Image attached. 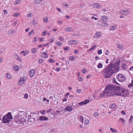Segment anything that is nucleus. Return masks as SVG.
Listing matches in <instances>:
<instances>
[{
  "label": "nucleus",
  "instance_id": "1",
  "mask_svg": "<svg viewBox=\"0 0 133 133\" xmlns=\"http://www.w3.org/2000/svg\"><path fill=\"white\" fill-rule=\"evenodd\" d=\"M121 62L120 60H117L115 64L111 63L102 72L105 78L110 77L114 73L117 72L119 70V66Z\"/></svg>",
  "mask_w": 133,
  "mask_h": 133
},
{
  "label": "nucleus",
  "instance_id": "2",
  "mask_svg": "<svg viewBox=\"0 0 133 133\" xmlns=\"http://www.w3.org/2000/svg\"><path fill=\"white\" fill-rule=\"evenodd\" d=\"M31 117V115L25 114L24 112L21 111L19 112L17 116H15V118H18V120L16 121V122L17 123L19 124L29 121Z\"/></svg>",
  "mask_w": 133,
  "mask_h": 133
},
{
  "label": "nucleus",
  "instance_id": "3",
  "mask_svg": "<svg viewBox=\"0 0 133 133\" xmlns=\"http://www.w3.org/2000/svg\"><path fill=\"white\" fill-rule=\"evenodd\" d=\"M116 86L111 84L108 85L105 89V92H107L108 96H112L115 95Z\"/></svg>",
  "mask_w": 133,
  "mask_h": 133
},
{
  "label": "nucleus",
  "instance_id": "4",
  "mask_svg": "<svg viewBox=\"0 0 133 133\" xmlns=\"http://www.w3.org/2000/svg\"><path fill=\"white\" fill-rule=\"evenodd\" d=\"M116 90L115 91V95L121 96H122L125 97L126 95H128V91L119 87L117 86Z\"/></svg>",
  "mask_w": 133,
  "mask_h": 133
},
{
  "label": "nucleus",
  "instance_id": "5",
  "mask_svg": "<svg viewBox=\"0 0 133 133\" xmlns=\"http://www.w3.org/2000/svg\"><path fill=\"white\" fill-rule=\"evenodd\" d=\"M8 119L6 115H4L2 118V121L4 123H8L10 121V119Z\"/></svg>",
  "mask_w": 133,
  "mask_h": 133
},
{
  "label": "nucleus",
  "instance_id": "6",
  "mask_svg": "<svg viewBox=\"0 0 133 133\" xmlns=\"http://www.w3.org/2000/svg\"><path fill=\"white\" fill-rule=\"evenodd\" d=\"M26 78L25 77H24L20 78L19 84H20V85H23L24 82L26 81Z\"/></svg>",
  "mask_w": 133,
  "mask_h": 133
},
{
  "label": "nucleus",
  "instance_id": "7",
  "mask_svg": "<svg viewBox=\"0 0 133 133\" xmlns=\"http://www.w3.org/2000/svg\"><path fill=\"white\" fill-rule=\"evenodd\" d=\"M40 56L42 57L45 58H47L48 57V54L44 51L41 52Z\"/></svg>",
  "mask_w": 133,
  "mask_h": 133
},
{
  "label": "nucleus",
  "instance_id": "8",
  "mask_svg": "<svg viewBox=\"0 0 133 133\" xmlns=\"http://www.w3.org/2000/svg\"><path fill=\"white\" fill-rule=\"evenodd\" d=\"M90 102V101L89 99H86L84 101L79 103V105H83L84 104L86 105L87 103Z\"/></svg>",
  "mask_w": 133,
  "mask_h": 133
},
{
  "label": "nucleus",
  "instance_id": "9",
  "mask_svg": "<svg viewBox=\"0 0 133 133\" xmlns=\"http://www.w3.org/2000/svg\"><path fill=\"white\" fill-rule=\"evenodd\" d=\"M39 120L41 121H46L48 119V118L45 116H41L39 117Z\"/></svg>",
  "mask_w": 133,
  "mask_h": 133
},
{
  "label": "nucleus",
  "instance_id": "10",
  "mask_svg": "<svg viewBox=\"0 0 133 133\" xmlns=\"http://www.w3.org/2000/svg\"><path fill=\"white\" fill-rule=\"evenodd\" d=\"M109 94L107 92H105V90L103 91V92L102 93L99 97H103L105 96H108Z\"/></svg>",
  "mask_w": 133,
  "mask_h": 133
},
{
  "label": "nucleus",
  "instance_id": "11",
  "mask_svg": "<svg viewBox=\"0 0 133 133\" xmlns=\"http://www.w3.org/2000/svg\"><path fill=\"white\" fill-rule=\"evenodd\" d=\"M35 70L34 69L31 70L30 72L29 75L30 77H32L34 75Z\"/></svg>",
  "mask_w": 133,
  "mask_h": 133
},
{
  "label": "nucleus",
  "instance_id": "12",
  "mask_svg": "<svg viewBox=\"0 0 133 133\" xmlns=\"http://www.w3.org/2000/svg\"><path fill=\"white\" fill-rule=\"evenodd\" d=\"M14 56L15 57V58L17 59V60L20 62L21 61V59L18 55L16 53H15L14 54Z\"/></svg>",
  "mask_w": 133,
  "mask_h": 133
},
{
  "label": "nucleus",
  "instance_id": "13",
  "mask_svg": "<svg viewBox=\"0 0 133 133\" xmlns=\"http://www.w3.org/2000/svg\"><path fill=\"white\" fill-rule=\"evenodd\" d=\"M5 115L8 118V119H11L12 118V116L11 115V112H8Z\"/></svg>",
  "mask_w": 133,
  "mask_h": 133
},
{
  "label": "nucleus",
  "instance_id": "14",
  "mask_svg": "<svg viewBox=\"0 0 133 133\" xmlns=\"http://www.w3.org/2000/svg\"><path fill=\"white\" fill-rule=\"evenodd\" d=\"M66 31H73V30L72 28L71 27H66L64 29Z\"/></svg>",
  "mask_w": 133,
  "mask_h": 133
},
{
  "label": "nucleus",
  "instance_id": "15",
  "mask_svg": "<svg viewBox=\"0 0 133 133\" xmlns=\"http://www.w3.org/2000/svg\"><path fill=\"white\" fill-rule=\"evenodd\" d=\"M65 109L66 111H68L69 112L71 111L72 109L71 106H67L66 107L65 109Z\"/></svg>",
  "mask_w": 133,
  "mask_h": 133
},
{
  "label": "nucleus",
  "instance_id": "16",
  "mask_svg": "<svg viewBox=\"0 0 133 133\" xmlns=\"http://www.w3.org/2000/svg\"><path fill=\"white\" fill-rule=\"evenodd\" d=\"M126 79V77L124 75H123L122 77H121V79L119 80V82H124Z\"/></svg>",
  "mask_w": 133,
  "mask_h": 133
},
{
  "label": "nucleus",
  "instance_id": "17",
  "mask_svg": "<svg viewBox=\"0 0 133 133\" xmlns=\"http://www.w3.org/2000/svg\"><path fill=\"white\" fill-rule=\"evenodd\" d=\"M123 75L122 74H119L117 75V76L116 77L117 79L119 81H120V79H121V77H122Z\"/></svg>",
  "mask_w": 133,
  "mask_h": 133
},
{
  "label": "nucleus",
  "instance_id": "18",
  "mask_svg": "<svg viewBox=\"0 0 133 133\" xmlns=\"http://www.w3.org/2000/svg\"><path fill=\"white\" fill-rule=\"evenodd\" d=\"M42 1V0H34L33 1V3L34 4L36 5Z\"/></svg>",
  "mask_w": 133,
  "mask_h": 133
},
{
  "label": "nucleus",
  "instance_id": "19",
  "mask_svg": "<svg viewBox=\"0 0 133 133\" xmlns=\"http://www.w3.org/2000/svg\"><path fill=\"white\" fill-rule=\"evenodd\" d=\"M128 11V10H123L121 11V13L123 15H126Z\"/></svg>",
  "mask_w": 133,
  "mask_h": 133
},
{
  "label": "nucleus",
  "instance_id": "20",
  "mask_svg": "<svg viewBox=\"0 0 133 133\" xmlns=\"http://www.w3.org/2000/svg\"><path fill=\"white\" fill-rule=\"evenodd\" d=\"M101 5L97 3H95L94 5V7L96 8H99L101 7Z\"/></svg>",
  "mask_w": 133,
  "mask_h": 133
},
{
  "label": "nucleus",
  "instance_id": "21",
  "mask_svg": "<svg viewBox=\"0 0 133 133\" xmlns=\"http://www.w3.org/2000/svg\"><path fill=\"white\" fill-rule=\"evenodd\" d=\"M101 33L99 32H98L96 33V34H95L94 36V38H97L99 37L100 36V34Z\"/></svg>",
  "mask_w": 133,
  "mask_h": 133
},
{
  "label": "nucleus",
  "instance_id": "22",
  "mask_svg": "<svg viewBox=\"0 0 133 133\" xmlns=\"http://www.w3.org/2000/svg\"><path fill=\"white\" fill-rule=\"evenodd\" d=\"M13 69L15 71H18L19 70V67L18 66L16 65L15 66H13Z\"/></svg>",
  "mask_w": 133,
  "mask_h": 133
},
{
  "label": "nucleus",
  "instance_id": "23",
  "mask_svg": "<svg viewBox=\"0 0 133 133\" xmlns=\"http://www.w3.org/2000/svg\"><path fill=\"white\" fill-rule=\"evenodd\" d=\"M126 64L124 63L123 64H122V65L121 66V68L123 69V70H126Z\"/></svg>",
  "mask_w": 133,
  "mask_h": 133
},
{
  "label": "nucleus",
  "instance_id": "24",
  "mask_svg": "<svg viewBox=\"0 0 133 133\" xmlns=\"http://www.w3.org/2000/svg\"><path fill=\"white\" fill-rule=\"evenodd\" d=\"M116 27L115 26H110V30H113L116 29Z\"/></svg>",
  "mask_w": 133,
  "mask_h": 133
},
{
  "label": "nucleus",
  "instance_id": "25",
  "mask_svg": "<svg viewBox=\"0 0 133 133\" xmlns=\"http://www.w3.org/2000/svg\"><path fill=\"white\" fill-rule=\"evenodd\" d=\"M101 25L103 27H105L108 25V24L105 22H103L102 23Z\"/></svg>",
  "mask_w": 133,
  "mask_h": 133
},
{
  "label": "nucleus",
  "instance_id": "26",
  "mask_svg": "<svg viewBox=\"0 0 133 133\" xmlns=\"http://www.w3.org/2000/svg\"><path fill=\"white\" fill-rule=\"evenodd\" d=\"M15 30H12V31H9V34H10L11 35H12L14 33H15Z\"/></svg>",
  "mask_w": 133,
  "mask_h": 133
},
{
  "label": "nucleus",
  "instance_id": "27",
  "mask_svg": "<svg viewBox=\"0 0 133 133\" xmlns=\"http://www.w3.org/2000/svg\"><path fill=\"white\" fill-rule=\"evenodd\" d=\"M110 130L111 131L113 132H117V130L111 128H110Z\"/></svg>",
  "mask_w": 133,
  "mask_h": 133
},
{
  "label": "nucleus",
  "instance_id": "28",
  "mask_svg": "<svg viewBox=\"0 0 133 133\" xmlns=\"http://www.w3.org/2000/svg\"><path fill=\"white\" fill-rule=\"evenodd\" d=\"M96 46V45H94V46L92 48H90V49L88 50H87L89 51H91L92 50H93V49H94L95 48Z\"/></svg>",
  "mask_w": 133,
  "mask_h": 133
},
{
  "label": "nucleus",
  "instance_id": "29",
  "mask_svg": "<svg viewBox=\"0 0 133 133\" xmlns=\"http://www.w3.org/2000/svg\"><path fill=\"white\" fill-rule=\"evenodd\" d=\"M43 21L44 22H48V19L46 17H44L43 19Z\"/></svg>",
  "mask_w": 133,
  "mask_h": 133
},
{
  "label": "nucleus",
  "instance_id": "30",
  "mask_svg": "<svg viewBox=\"0 0 133 133\" xmlns=\"http://www.w3.org/2000/svg\"><path fill=\"white\" fill-rule=\"evenodd\" d=\"M20 0H17L14 3V4L15 5H16L20 3Z\"/></svg>",
  "mask_w": 133,
  "mask_h": 133
},
{
  "label": "nucleus",
  "instance_id": "31",
  "mask_svg": "<svg viewBox=\"0 0 133 133\" xmlns=\"http://www.w3.org/2000/svg\"><path fill=\"white\" fill-rule=\"evenodd\" d=\"M103 66L102 64L101 63H99L97 66V67L99 68H101Z\"/></svg>",
  "mask_w": 133,
  "mask_h": 133
},
{
  "label": "nucleus",
  "instance_id": "32",
  "mask_svg": "<svg viewBox=\"0 0 133 133\" xmlns=\"http://www.w3.org/2000/svg\"><path fill=\"white\" fill-rule=\"evenodd\" d=\"M113 83L115 84H118V85H119V84L118 83H117V82L116 81L115 78H114L113 79Z\"/></svg>",
  "mask_w": 133,
  "mask_h": 133
},
{
  "label": "nucleus",
  "instance_id": "33",
  "mask_svg": "<svg viewBox=\"0 0 133 133\" xmlns=\"http://www.w3.org/2000/svg\"><path fill=\"white\" fill-rule=\"evenodd\" d=\"M56 45L59 46H61L62 45V43L60 42H57L56 43Z\"/></svg>",
  "mask_w": 133,
  "mask_h": 133
},
{
  "label": "nucleus",
  "instance_id": "34",
  "mask_svg": "<svg viewBox=\"0 0 133 133\" xmlns=\"http://www.w3.org/2000/svg\"><path fill=\"white\" fill-rule=\"evenodd\" d=\"M31 23L33 25H36V23L35 22V20H33L31 22Z\"/></svg>",
  "mask_w": 133,
  "mask_h": 133
},
{
  "label": "nucleus",
  "instance_id": "35",
  "mask_svg": "<svg viewBox=\"0 0 133 133\" xmlns=\"http://www.w3.org/2000/svg\"><path fill=\"white\" fill-rule=\"evenodd\" d=\"M32 14L30 13L28 14L27 15V16L28 18H30V17H31L32 16Z\"/></svg>",
  "mask_w": 133,
  "mask_h": 133
},
{
  "label": "nucleus",
  "instance_id": "36",
  "mask_svg": "<svg viewBox=\"0 0 133 133\" xmlns=\"http://www.w3.org/2000/svg\"><path fill=\"white\" fill-rule=\"evenodd\" d=\"M118 48L120 49H122L123 48V46L121 45L118 44Z\"/></svg>",
  "mask_w": 133,
  "mask_h": 133
},
{
  "label": "nucleus",
  "instance_id": "37",
  "mask_svg": "<svg viewBox=\"0 0 133 133\" xmlns=\"http://www.w3.org/2000/svg\"><path fill=\"white\" fill-rule=\"evenodd\" d=\"M6 76L9 79H10L11 78V76L10 74L9 73L7 74V75Z\"/></svg>",
  "mask_w": 133,
  "mask_h": 133
},
{
  "label": "nucleus",
  "instance_id": "38",
  "mask_svg": "<svg viewBox=\"0 0 133 133\" xmlns=\"http://www.w3.org/2000/svg\"><path fill=\"white\" fill-rule=\"evenodd\" d=\"M80 121L82 123H83V118L82 116H81L80 117Z\"/></svg>",
  "mask_w": 133,
  "mask_h": 133
},
{
  "label": "nucleus",
  "instance_id": "39",
  "mask_svg": "<svg viewBox=\"0 0 133 133\" xmlns=\"http://www.w3.org/2000/svg\"><path fill=\"white\" fill-rule=\"evenodd\" d=\"M102 50H98L97 51V53L98 54L100 55L102 54Z\"/></svg>",
  "mask_w": 133,
  "mask_h": 133
},
{
  "label": "nucleus",
  "instance_id": "40",
  "mask_svg": "<svg viewBox=\"0 0 133 133\" xmlns=\"http://www.w3.org/2000/svg\"><path fill=\"white\" fill-rule=\"evenodd\" d=\"M68 44H73V40H69L68 42Z\"/></svg>",
  "mask_w": 133,
  "mask_h": 133
},
{
  "label": "nucleus",
  "instance_id": "41",
  "mask_svg": "<svg viewBox=\"0 0 133 133\" xmlns=\"http://www.w3.org/2000/svg\"><path fill=\"white\" fill-rule=\"evenodd\" d=\"M49 62L50 63H53L55 62L54 60L52 59H50L49 60Z\"/></svg>",
  "mask_w": 133,
  "mask_h": 133
},
{
  "label": "nucleus",
  "instance_id": "42",
  "mask_svg": "<svg viewBox=\"0 0 133 133\" xmlns=\"http://www.w3.org/2000/svg\"><path fill=\"white\" fill-rule=\"evenodd\" d=\"M31 51L34 54L36 53V49L35 48H33L32 49Z\"/></svg>",
  "mask_w": 133,
  "mask_h": 133
},
{
  "label": "nucleus",
  "instance_id": "43",
  "mask_svg": "<svg viewBox=\"0 0 133 133\" xmlns=\"http://www.w3.org/2000/svg\"><path fill=\"white\" fill-rule=\"evenodd\" d=\"M19 15V13H16L14 15V16H13L14 17H17Z\"/></svg>",
  "mask_w": 133,
  "mask_h": 133
},
{
  "label": "nucleus",
  "instance_id": "44",
  "mask_svg": "<svg viewBox=\"0 0 133 133\" xmlns=\"http://www.w3.org/2000/svg\"><path fill=\"white\" fill-rule=\"evenodd\" d=\"M107 19L106 16H104L103 17L102 19L104 21H105Z\"/></svg>",
  "mask_w": 133,
  "mask_h": 133
},
{
  "label": "nucleus",
  "instance_id": "45",
  "mask_svg": "<svg viewBox=\"0 0 133 133\" xmlns=\"http://www.w3.org/2000/svg\"><path fill=\"white\" fill-rule=\"evenodd\" d=\"M43 62V59L40 58L39 60V63H41Z\"/></svg>",
  "mask_w": 133,
  "mask_h": 133
},
{
  "label": "nucleus",
  "instance_id": "46",
  "mask_svg": "<svg viewBox=\"0 0 133 133\" xmlns=\"http://www.w3.org/2000/svg\"><path fill=\"white\" fill-rule=\"evenodd\" d=\"M38 41V40H37V39L36 38H33V42H35Z\"/></svg>",
  "mask_w": 133,
  "mask_h": 133
},
{
  "label": "nucleus",
  "instance_id": "47",
  "mask_svg": "<svg viewBox=\"0 0 133 133\" xmlns=\"http://www.w3.org/2000/svg\"><path fill=\"white\" fill-rule=\"evenodd\" d=\"M116 106V105L115 104H113L111 105V107L112 108H114Z\"/></svg>",
  "mask_w": 133,
  "mask_h": 133
},
{
  "label": "nucleus",
  "instance_id": "48",
  "mask_svg": "<svg viewBox=\"0 0 133 133\" xmlns=\"http://www.w3.org/2000/svg\"><path fill=\"white\" fill-rule=\"evenodd\" d=\"M133 119V116H131L130 117V118L129 119V121L130 122H132L131 120Z\"/></svg>",
  "mask_w": 133,
  "mask_h": 133
},
{
  "label": "nucleus",
  "instance_id": "49",
  "mask_svg": "<svg viewBox=\"0 0 133 133\" xmlns=\"http://www.w3.org/2000/svg\"><path fill=\"white\" fill-rule=\"evenodd\" d=\"M28 95L27 94H25V95H24V97L26 99H27L28 98Z\"/></svg>",
  "mask_w": 133,
  "mask_h": 133
},
{
  "label": "nucleus",
  "instance_id": "50",
  "mask_svg": "<svg viewBox=\"0 0 133 133\" xmlns=\"http://www.w3.org/2000/svg\"><path fill=\"white\" fill-rule=\"evenodd\" d=\"M121 120V122H123V123H124L125 122V121L122 118L120 119L119 120V121Z\"/></svg>",
  "mask_w": 133,
  "mask_h": 133
},
{
  "label": "nucleus",
  "instance_id": "51",
  "mask_svg": "<svg viewBox=\"0 0 133 133\" xmlns=\"http://www.w3.org/2000/svg\"><path fill=\"white\" fill-rule=\"evenodd\" d=\"M89 123V121L88 120H86L84 122V123L86 124H87Z\"/></svg>",
  "mask_w": 133,
  "mask_h": 133
},
{
  "label": "nucleus",
  "instance_id": "52",
  "mask_svg": "<svg viewBox=\"0 0 133 133\" xmlns=\"http://www.w3.org/2000/svg\"><path fill=\"white\" fill-rule=\"evenodd\" d=\"M4 14L5 15H6L8 14V12L5 9L4 10Z\"/></svg>",
  "mask_w": 133,
  "mask_h": 133
},
{
  "label": "nucleus",
  "instance_id": "53",
  "mask_svg": "<svg viewBox=\"0 0 133 133\" xmlns=\"http://www.w3.org/2000/svg\"><path fill=\"white\" fill-rule=\"evenodd\" d=\"M46 33V31H44L43 32L42 35V36H44L45 35V34Z\"/></svg>",
  "mask_w": 133,
  "mask_h": 133
},
{
  "label": "nucleus",
  "instance_id": "54",
  "mask_svg": "<svg viewBox=\"0 0 133 133\" xmlns=\"http://www.w3.org/2000/svg\"><path fill=\"white\" fill-rule=\"evenodd\" d=\"M133 86V83H130V84L128 85V87H131Z\"/></svg>",
  "mask_w": 133,
  "mask_h": 133
},
{
  "label": "nucleus",
  "instance_id": "55",
  "mask_svg": "<svg viewBox=\"0 0 133 133\" xmlns=\"http://www.w3.org/2000/svg\"><path fill=\"white\" fill-rule=\"evenodd\" d=\"M93 115L95 116H97L98 115V114L97 112H95L94 113Z\"/></svg>",
  "mask_w": 133,
  "mask_h": 133
},
{
  "label": "nucleus",
  "instance_id": "56",
  "mask_svg": "<svg viewBox=\"0 0 133 133\" xmlns=\"http://www.w3.org/2000/svg\"><path fill=\"white\" fill-rule=\"evenodd\" d=\"M33 31H34L33 30H32L29 33V34H28L29 35V36H30L31 35L32 33L33 32Z\"/></svg>",
  "mask_w": 133,
  "mask_h": 133
},
{
  "label": "nucleus",
  "instance_id": "57",
  "mask_svg": "<svg viewBox=\"0 0 133 133\" xmlns=\"http://www.w3.org/2000/svg\"><path fill=\"white\" fill-rule=\"evenodd\" d=\"M44 41L43 38H39V41L40 42H43Z\"/></svg>",
  "mask_w": 133,
  "mask_h": 133
},
{
  "label": "nucleus",
  "instance_id": "58",
  "mask_svg": "<svg viewBox=\"0 0 133 133\" xmlns=\"http://www.w3.org/2000/svg\"><path fill=\"white\" fill-rule=\"evenodd\" d=\"M83 80V78L81 77H79L78 78V81H82Z\"/></svg>",
  "mask_w": 133,
  "mask_h": 133
},
{
  "label": "nucleus",
  "instance_id": "59",
  "mask_svg": "<svg viewBox=\"0 0 133 133\" xmlns=\"http://www.w3.org/2000/svg\"><path fill=\"white\" fill-rule=\"evenodd\" d=\"M121 113L123 115H125L126 114L125 112L123 110H122L121 111Z\"/></svg>",
  "mask_w": 133,
  "mask_h": 133
},
{
  "label": "nucleus",
  "instance_id": "60",
  "mask_svg": "<svg viewBox=\"0 0 133 133\" xmlns=\"http://www.w3.org/2000/svg\"><path fill=\"white\" fill-rule=\"evenodd\" d=\"M79 51L77 50H74V52L76 54L78 53Z\"/></svg>",
  "mask_w": 133,
  "mask_h": 133
},
{
  "label": "nucleus",
  "instance_id": "61",
  "mask_svg": "<svg viewBox=\"0 0 133 133\" xmlns=\"http://www.w3.org/2000/svg\"><path fill=\"white\" fill-rule=\"evenodd\" d=\"M63 49L64 50H68L69 49V47H68L67 46L66 48H64Z\"/></svg>",
  "mask_w": 133,
  "mask_h": 133
},
{
  "label": "nucleus",
  "instance_id": "62",
  "mask_svg": "<svg viewBox=\"0 0 133 133\" xmlns=\"http://www.w3.org/2000/svg\"><path fill=\"white\" fill-rule=\"evenodd\" d=\"M77 43V41H76L73 40V44H76Z\"/></svg>",
  "mask_w": 133,
  "mask_h": 133
},
{
  "label": "nucleus",
  "instance_id": "63",
  "mask_svg": "<svg viewBox=\"0 0 133 133\" xmlns=\"http://www.w3.org/2000/svg\"><path fill=\"white\" fill-rule=\"evenodd\" d=\"M82 90L81 89H78L77 90V92L78 93H80L81 92Z\"/></svg>",
  "mask_w": 133,
  "mask_h": 133
},
{
  "label": "nucleus",
  "instance_id": "64",
  "mask_svg": "<svg viewBox=\"0 0 133 133\" xmlns=\"http://www.w3.org/2000/svg\"><path fill=\"white\" fill-rule=\"evenodd\" d=\"M69 60H72L73 59V56H70L69 58Z\"/></svg>",
  "mask_w": 133,
  "mask_h": 133
}]
</instances>
